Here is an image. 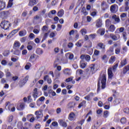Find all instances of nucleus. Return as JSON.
Returning a JSON list of instances; mask_svg holds the SVG:
<instances>
[{
  "mask_svg": "<svg viewBox=\"0 0 129 129\" xmlns=\"http://www.w3.org/2000/svg\"><path fill=\"white\" fill-rule=\"evenodd\" d=\"M100 84H101L102 89H104L106 85V76L104 74H103L102 77H100L98 83V89L100 88Z\"/></svg>",
  "mask_w": 129,
  "mask_h": 129,
  "instance_id": "f257e3e1",
  "label": "nucleus"
},
{
  "mask_svg": "<svg viewBox=\"0 0 129 129\" xmlns=\"http://www.w3.org/2000/svg\"><path fill=\"white\" fill-rule=\"evenodd\" d=\"M0 26L2 29H4V30H8V29L11 27V23H10V22L8 21L4 20L2 22Z\"/></svg>",
  "mask_w": 129,
  "mask_h": 129,
  "instance_id": "f03ea898",
  "label": "nucleus"
},
{
  "mask_svg": "<svg viewBox=\"0 0 129 129\" xmlns=\"http://www.w3.org/2000/svg\"><path fill=\"white\" fill-rule=\"evenodd\" d=\"M68 119H69L71 121L75 120L76 119V115L75 113H74L73 112H71L69 115Z\"/></svg>",
  "mask_w": 129,
  "mask_h": 129,
  "instance_id": "7ed1b4c3",
  "label": "nucleus"
},
{
  "mask_svg": "<svg viewBox=\"0 0 129 129\" xmlns=\"http://www.w3.org/2000/svg\"><path fill=\"white\" fill-rule=\"evenodd\" d=\"M110 37L113 39V41H117L120 38L119 34L114 35L113 34H110Z\"/></svg>",
  "mask_w": 129,
  "mask_h": 129,
  "instance_id": "20e7f679",
  "label": "nucleus"
},
{
  "mask_svg": "<svg viewBox=\"0 0 129 129\" xmlns=\"http://www.w3.org/2000/svg\"><path fill=\"white\" fill-rule=\"evenodd\" d=\"M28 80H29V76H27L25 77L23 79V80L21 81V82L19 84L20 87H22L23 86H24V85L26 84Z\"/></svg>",
  "mask_w": 129,
  "mask_h": 129,
  "instance_id": "39448f33",
  "label": "nucleus"
},
{
  "mask_svg": "<svg viewBox=\"0 0 129 129\" xmlns=\"http://www.w3.org/2000/svg\"><path fill=\"white\" fill-rule=\"evenodd\" d=\"M101 8L102 11H106V10H107V9H108L109 7L107 5V4H106V2H103L101 4Z\"/></svg>",
  "mask_w": 129,
  "mask_h": 129,
  "instance_id": "423d86ee",
  "label": "nucleus"
},
{
  "mask_svg": "<svg viewBox=\"0 0 129 129\" xmlns=\"http://www.w3.org/2000/svg\"><path fill=\"white\" fill-rule=\"evenodd\" d=\"M20 29L18 28L17 29H15L13 31L11 32V33L7 36V39H10V38H12L14 35L15 34H17V32H19L20 31Z\"/></svg>",
  "mask_w": 129,
  "mask_h": 129,
  "instance_id": "0eeeda50",
  "label": "nucleus"
},
{
  "mask_svg": "<svg viewBox=\"0 0 129 129\" xmlns=\"http://www.w3.org/2000/svg\"><path fill=\"white\" fill-rule=\"evenodd\" d=\"M39 93L38 92V89L35 88L33 90V96L34 98H35L34 100H36V98L39 97Z\"/></svg>",
  "mask_w": 129,
  "mask_h": 129,
  "instance_id": "6e6552de",
  "label": "nucleus"
},
{
  "mask_svg": "<svg viewBox=\"0 0 129 129\" xmlns=\"http://www.w3.org/2000/svg\"><path fill=\"white\" fill-rule=\"evenodd\" d=\"M63 74H64V75H66L67 76H69L71 75L72 72L71 71V70L69 69H66L63 70Z\"/></svg>",
  "mask_w": 129,
  "mask_h": 129,
  "instance_id": "1a4fd4ad",
  "label": "nucleus"
},
{
  "mask_svg": "<svg viewBox=\"0 0 129 129\" xmlns=\"http://www.w3.org/2000/svg\"><path fill=\"white\" fill-rule=\"evenodd\" d=\"M35 114L36 116V118L37 119L43 117V113L41 111H35Z\"/></svg>",
  "mask_w": 129,
  "mask_h": 129,
  "instance_id": "9d476101",
  "label": "nucleus"
},
{
  "mask_svg": "<svg viewBox=\"0 0 129 129\" xmlns=\"http://www.w3.org/2000/svg\"><path fill=\"white\" fill-rule=\"evenodd\" d=\"M58 122L59 123L60 125H61L63 127H67V123L65 122L64 120L60 119L58 120Z\"/></svg>",
  "mask_w": 129,
  "mask_h": 129,
  "instance_id": "9b49d317",
  "label": "nucleus"
},
{
  "mask_svg": "<svg viewBox=\"0 0 129 129\" xmlns=\"http://www.w3.org/2000/svg\"><path fill=\"white\" fill-rule=\"evenodd\" d=\"M102 26V21L100 19H98L96 21V27L97 28H101Z\"/></svg>",
  "mask_w": 129,
  "mask_h": 129,
  "instance_id": "f8f14e48",
  "label": "nucleus"
},
{
  "mask_svg": "<svg viewBox=\"0 0 129 129\" xmlns=\"http://www.w3.org/2000/svg\"><path fill=\"white\" fill-rule=\"evenodd\" d=\"M112 18L114 21H115V22H116L117 24H118V23H120V19H119V17L116 16V15H114L112 16Z\"/></svg>",
  "mask_w": 129,
  "mask_h": 129,
  "instance_id": "ddd939ff",
  "label": "nucleus"
},
{
  "mask_svg": "<svg viewBox=\"0 0 129 129\" xmlns=\"http://www.w3.org/2000/svg\"><path fill=\"white\" fill-rule=\"evenodd\" d=\"M66 58H68L70 60H73V58H74V55L73 54H71L70 53H67L65 54Z\"/></svg>",
  "mask_w": 129,
  "mask_h": 129,
  "instance_id": "4468645a",
  "label": "nucleus"
},
{
  "mask_svg": "<svg viewBox=\"0 0 129 129\" xmlns=\"http://www.w3.org/2000/svg\"><path fill=\"white\" fill-rule=\"evenodd\" d=\"M25 104H26L24 102L21 103L19 106H17L18 110H22V109H24Z\"/></svg>",
  "mask_w": 129,
  "mask_h": 129,
  "instance_id": "2eb2a0df",
  "label": "nucleus"
},
{
  "mask_svg": "<svg viewBox=\"0 0 129 129\" xmlns=\"http://www.w3.org/2000/svg\"><path fill=\"white\" fill-rule=\"evenodd\" d=\"M112 69L111 68H110L108 70V75L109 78H112L113 77V74L112 73Z\"/></svg>",
  "mask_w": 129,
  "mask_h": 129,
  "instance_id": "dca6fc26",
  "label": "nucleus"
},
{
  "mask_svg": "<svg viewBox=\"0 0 129 129\" xmlns=\"http://www.w3.org/2000/svg\"><path fill=\"white\" fill-rule=\"evenodd\" d=\"M35 5H37V1L36 0H30L29 3L28 4V6L29 7H33L35 6Z\"/></svg>",
  "mask_w": 129,
  "mask_h": 129,
  "instance_id": "f3484780",
  "label": "nucleus"
},
{
  "mask_svg": "<svg viewBox=\"0 0 129 129\" xmlns=\"http://www.w3.org/2000/svg\"><path fill=\"white\" fill-rule=\"evenodd\" d=\"M6 8V3L0 0V11L4 10Z\"/></svg>",
  "mask_w": 129,
  "mask_h": 129,
  "instance_id": "a211bd4d",
  "label": "nucleus"
},
{
  "mask_svg": "<svg viewBox=\"0 0 129 129\" xmlns=\"http://www.w3.org/2000/svg\"><path fill=\"white\" fill-rule=\"evenodd\" d=\"M97 33L98 34H100L101 36H103L104 35V33H105V29L104 28L99 29Z\"/></svg>",
  "mask_w": 129,
  "mask_h": 129,
  "instance_id": "6ab92c4d",
  "label": "nucleus"
},
{
  "mask_svg": "<svg viewBox=\"0 0 129 129\" xmlns=\"http://www.w3.org/2000/svg\"><path fill=\"white\" fill-rule=\"evenodd\" d=\"M34 34H38L40 32V26L38 25L35 27V29L33 31Z\"/></svg>",
  "mask_w": 129,
  "mask_h": 129,
  "instance_id": "aec40b11",
  "label": "nucleus"
},
{
  "mask_svg": "<svg viewBox=\"0 0 129 129\" xmlns=\"http://www.w3.org/2000/svg\"><path fill=\"white\" fill-rule=\"evenodd\" d=\"M19 35L20 37H24V36H26L27 35V31L25 30L20 31L19 33Z\"/></svg>",
  "mask_w": 129,
  "mask_h": 129,
  "instance_id": "412c9836",
  "label": "nucleus"
},
{
  "mask_svg": "<svg viewBox=\"0 0 129 129\" xmlns=\"http://www.w3.org/2000/svg\"><path fill=\"white\" fill-rule=\"evenodd\" d=\"M101 59L102 61L104 62V63H107V61H108V57L106 54H104V55H103L101 57Z\"/></svg>",
  "mask_w": 129,
  "mask_h": 129,
  "instance_id": "4be33fe9",
  "label": "nucleus"
},
{
  "mask_svg": "<svg viewBox=\"0 0 129 129\" xmlns=\"http://www.w3.org/2000/svg\"><path fill=\"white\" fill-rule=\"evenodd\" d=\"M110 12L111 13H113V14H115L116 13V8H115V6L112 5L110 7Z\"/></svg>",
  "mask_w": 129,
  "mask_h": 129,
  "instance_id": "5701e85b",
  "label": "nucleus"
},
{
  "mask_svg": "<svg viewBox=\"0 0 129 129\" xmlns=\"http://www.w3.org/2000/svg\"><path fill=\"white\" fill-rule=\"evenodd\" d=\"M63 15H64V10L63 9H61L57 13V16L58 17H59V18H62Z\"/></svg>",
  "mask_w": 129,
  "mask_h": 129,
  "instance_id": "b1692460",
  "label": "nucleus"
},
{
  "mask_svg": "<svg viewBox=\"0 0 129 129\" xmlns=\"http://www.w3.org/2000/svg\"><path fill=\"white\" fill-rule=\"evenodd\" d=\"M115 61V56H112L109 60V64H113V62Z\"/></svg>",
  "mask_w": 129,
  "mask_h": 129,
  "instance_id": "393cba45",
  "label": "nucleus"
},
{
  "mask_svg": "<svg viewBox=\"0 0 129 129\" xmlns=\"http://www.w3.org/2000/svg\"><path fill=\"white\" fill-rule=\"evenodd\" d=\"M17 126L19 129H28L27 127H24L23 126V123H22V122H19L18 123Z\"/></svg>",
  "mask_w": 129,
  "mask_h": 129,
  "instance_id": "a878e982",
  "label": "nucleus"
},
{
  "mask_svg": "<svg viewBox=\"0 0 129 129\" xmlns=\"http://www.w3.org/2000/svg\"><path fill=\"white\" fill-rule=\"evenodd\" d=\"M49 30V27L47 26H43L41 29V31L43 33H46V32H48Z\"/></svg>",
  "mask_w": 129,
  "mask_h": 129,
  "instance_id": "bb28decb",
  "label": "nucleus"
},
{
  "mask_svg": "<svg viewBox=\"0 0 129 129\" xmlns=\"http://www.w3.org/2000/svg\"><path fill=\"white\" fill-rule=\"evenodd\" d=\"M13 119L14 116H13L12 115H9L8 117V122H9V123H12Z\"/></svg>",
  "mask_w": 129,
  "mask_h": 129,
  "instance_id": "cd10ccee",
  "label": "nucleus"
},
{
  "mask_svg": "<svg viewBox=\"0 0 129 129\" xmlns=\"http://www.w3.org/2000/svg\"><path fill=\"white\" fill-rule=\"evenodd\" d=\"M124 5H125V8H124V12H127V11L129 10V6H128L129 3L128 2H125Z\"/></svg>",
  "mask_w": 129,
  "mask_h": 129,
  "instance_id": "c85d7f7f",
  "label": "nucleus"
},
{
  "mask_svg": "<svg viewBox=\"0 0 129 129\" xmlns=\"http://www.w3.org/2000/svg\"><path fill=\"white\" fill-rule=\"evenodd\" d=\"M82 44H83V40H80L76 43V46L77 47H81V46H82Z\"/></svg>",
  "mask_w": 129,
  "mask_h": 129,
  "instance_id": "c756f323",
  "label": "nucleus"
},
{
  "mask_svg": "<svg viewBox=\"0 0 129 129\" xmlns=\"http://www.w3.org/2000/svg\"><path fill=\"white\" fill-rule=\"evenodd\" d=\"M110 32H113L115 31V26L114 25H111L109 28Z\"/></svg>",
  "mask_w": 129,
  "mask_h": 129,
  "instance_id": "7c9ffc66",
  "label": "nucleus"
},
{
  "mask_svg": "<svg viewBox=\"0 0 129 129\" xmlns=\"http://www.w3.org/2000/svg\"><path fill=\"white\" fill-rule=\"evenodd\" d=\"M36 53L38 55H42L43 54V50L41 48H37L36 50Z\"/></svg>",
  "mask_w": 129,
  "mask_h": 129,
  "instance_id": "2f4dec72",
  "label": "nucleus"
},
{
  "mask_svg": "<svg viewBox=\"0 0 129 129\" xmlns=\"http://www.w3.org/2000/svg\"><path fill=\"white\" fill-rule=\"evenodd\" d=\"M85 104H86V101L84 100L78 106L79 108H81L82 106H85Z\"/></svg>",
  "mask_w": 129,
  "mask_h": 129,
  "instance_id": "473e14b6",
  "label": "nucleus"
},
{
  "mask_svg": "<svg viewBox=\"0 0 129 129\" xmlns=\"http://www.w3.org/2000/svg\"><path fill=\"white\" fill-rule=\"evenodd\" d=\"M98 46L100 48V49H102L103 50H105V45H104L103 43H99L98 44Z\"/></svg>",
  "mask_w": 129,
  "mask_h": 129,
  "instance_id": "72a5a7b5",
  "label": "nucleus"
},
{
  "mask_svg": "<svg viewBox=\"0 0 129 129\" xmlns=\"http://www.w3.org/2000/svg\"><path fill=\"white\" fill-rule=\"evenodd\" d=\"M128 71H129V65L126 66L125 68H123L122 73L123 74H125V73H126Z\"/></svg>",
  "mask_w": 129,
  "mask_h": 129,
  "instance_id": "f704fd0d",
  "label": "nucleus"
},
{
  "mask_svg": "<svg viewBox=\"0 0 129 129\" xmlns=\"http://www.w3.org/2000/svg\"><path fill=\"white\" fill-rule=\"evenodd\" d=\"M118 31H119V33H123V31H124V27H120V28L117 29L115 33H117Z\"/></svg>",
  "mask_w": 129,
  "mask_h": 129,
  "instance_id": "c9c22d12",
  "label": "nucleus"
},
{
  "mask_svg": "<svg viewBox=\"0 0 129 129\" xmlns=\"http://www.w3.org/2000/svg\"><path fill=\"white\" fill-rule=\"evenodd\" d=\"M14 46L16 48H20V46H21V43L19 41H15Z\"/></svg>",
  "mask_w": 129,
  "mask_h": 129,
  "instance_id": "e433bc0d",
  "label": "nucleus"
},
{
  "mask_svg": "<svg viewBox=\"0 0 129 129\" xmlns=\"http://www.w3.org/2000/svg\"><path fill=\"white\" fill-rule=\"evenodd\" d=\"M80 32L83 36H84L87 33V30H86V29L85 28H83L82 30H81Z\"/></svg>",
  "mask_w": 129,
  "mask_h": 129,
  "instance_id": "4c0bfd02",
  "label": "nucleus"
},
{
  "mask_svg": "<svg viewBox=\"0 0 129 129\" xmlns=\"http://www.w3.org/2000/svg\"><path fill=\"white\" fill-rule=\"evenodd\" d=\"M75 105V103L74 102H71L68 104V106L69 108H72V107H73V106H74Z\"/></svg>",
  "mask_w": 129,
  "mask_h": 129,
  "instance_id": "58836bf2",
  "label": "nucleus"
},
{
  "mask_svg": "<svg viewBox=\"0 0 129 129\" xmlns=\"http://www.w3.org/2000/svg\"><path fill=\"white\" fill-rule=\"evenodd\" d=\"M109 115V112L108 111L106 110L104 112L103 114V117H105V118H106L108 117V115Z\"/></svg>",
  "mask_w": 129,
  "mask_h": 129,
  "instance_id": "ea45409f",
  "label": "nucleus"
},
{
  "mask_svg": "<svg viewBox=\"0 0 129 129\" xmlns=\"http://www.w3.org/2000/svg\"><path fill=\"white\" fill-rule=\"evenodd\" d=\"M82 13H83L84 16H87L88 15V12L86 11V9L85 8H83L82 9Z\"/></svg>",
  "mask_w": 129,
  "mask_h": 129,
  "instance_id": "a19ab883",
  "label": "nucleus"
},
{
  "mask_svg": "<svg viewBox=\"0 0 129 129\" xmlns=\"http://www.w3.org/2000/svg\"><path fill=\"white\" fill-rule=\"evenodd\" d=\"M13 2H14V0H9L7 8H11L12 7Z\"/></svg>",
  "mask_w": 129,
  "mask_h": 129,
  "instance_id": "79ce46f5",
  "label": "nucleus"
},
{
  "mask_svg": "<svg viewBox=\"0 0 129 129\" xmlns=\"http://www.w3.org/2000/svg\"><path fill=\"white\" fill-rule=\"evenodd\" d=\"M35 56H36V54H35L31 55L29 58V61L32 62L33 60H34V59H35Z\"/></svg>",
  "mask_w": 129,
  "mask_h": 129,
  "instance_id": "37998d69",
  "label": "nucleus"
},
{
  "mask_svg": "<svg viewBox=\"0 0 129 129\" xmlns=\"http://www.w3.org/2000/svg\"><path fill=\"white\" fill-rule=\"evenodd\" d=\"M126 64V59H123L121 61V64H120V67H123L124 65Z\"/></svg>",
  "mask_w": 129,
  "mask_h": 129,
  "instance_id": "c03bdc74",
  "label": "nucleus"
},
{
  "mask_svg": "<svg viewBox=\"0 0 129 129\" xmlns=\"http://www.w3.org/2000/svg\"><path fill=\"white\" fill-rule=\"evenodd\" d=\"M120 122H121V123H122V124H124V123H125V122H126V118H125V117H123V118H121Z\"/></svg>",
  "mask_w": 129,
  "mask_h": 129,
  "instance_id": "a18cd8bd",
  "label": "nucleus"
},
{
  "mask_svg": "<svg viewBox=\"0 0 129 129\" xmlns=\"http://www.w3.org/2000/svg\"><path fill=\"white\" fill-rule=\"evenodd\" d=\"M84 123V120L82 119L80 121L78 122V126H82V125Z\"/></svg>",
  "mask_w": 129,
  "mask_h": 129,
  "instance_id": "49530a36",
  "label": "nucleus"
},
{
  "mask_svg": "<svg viewBox=\"0 0 129 129\" xmlns=\"http://www.w3.org/2000/svg\"><path fill=\"white\" fill-rule=\"evenodd\" d=\"M99 53H100V51L97 49H95L94 52V55H95V56H99Z\"/></svg>",
  "mask_w": 129,
  "mask_h": 129,
  "instance_id": "de8ad7c7",
  "label": "nucleus"
},
{
  "mask_svg": "<svg viewBox=\"0 0 129 129\" xmlns=\"http://www.w3.org/2000/svg\"><path fill=\"white\" fill-rule=\"evenodd\" d=\"M105 23L106 27H107V28H108V27H109V25H110V20H109V19L106 20L105 21Z\"/></svg>",
  "mask_w": 129,
  "mask_h": 129,
  "instance_id": "09e8293b",
  "label": "nucleus"
},
{
  "mask_svg": "<svg viewBox=\"0 0 129 129\" xmlns=\"http://www.w3.org/2000/svg\"><path fill=\"white\" fill-rule=\"evenodd\" d=\"M126 36H127V34H126V32H123L122 33V37H123L125 41H126V39H126Z\"/></svg>",
  "mask_w": 129,
  "mask_h": 129,
  "instance_id": "8fccbe9b",
  "label": "nucleus"
},
{
  "mask_svg": "<svg viewBox=\"0 0 129 129\" xmlns=\"http://www.w3.org/2000/svg\"><path fill=\"white\" fill-rule=\"evenodd\" d=\"M122 50L123 52L122 53V54H124V53H126V52H127V47L126 46L123 47Z\"/></svg>",
  "mask_w": 129,
  "mask_h": 129,
  "instance_id": "3c124183",
  "label": "nucleus"
},
{
  "mask_svg": "<svg viewBox=\"0 0 129 129\" xmlns=\"http://www.w3.org/2000/svg\"><path fill=\"white\" fill-rule=\"evenodd\" d=\"M80 66L81 68L84 69L85 67H86V63L84 62H80Z\"/></svg>",
  "mask_w": 129,
  "mask_h": 129,
  "instance_id": "603ef678",
  "label": "nucleus"
},
{
  "mask_svg": "<svg viewBox=\"0 0 129 129\" xmlns=\"http://www.w3.org/2000/svg\"><path fill=\"white\" fill-rule=\"evenodd\" d=\"M86 60L87 61V62H89V61H90V55H86L85 56Z\"/></svg>",
  "mask_w": 129,
  "mask_h": 129,
  "instance_id": "864d4df0",
  "label": "nucleus"
},
{
  "mask_svg": "<svg viewBox=\"0 0 129 129\" xmlns=\"http://www.w3.org/2000/svg\"><path fill=\"white\" fill-rule=\"evenodd\" d=\"M77 73L80 75H82V74H83V71H82V70H77Z\"/></svg>",
  "mask_w": 129,
  "mask_h": 129,
  "instance_id": "5fc2aeb1",
  "label": "nucleus"
},
{
  "mask_svg": "<svg viewBox=\"0 0 129 129\" xmlns=\"http://www.w3.org/2000/svg\"><path fill=\"white\" fill-rule=\"evenodd\" d=\"M61 111H62L61 108H57L56 109V114H60V113H61Z\"/></svg>",
  "mask_w": 129,
  "mask_h": 129,
  "instance_id": "6e6d98bb",
  "label": "nucleus"
},
{
  "mask_svg": "<svg viewBox=\"0 0 129 129\" xmlns=\"http://www.w3.org/2000/svg\"><path fill=\"white\" fill-rule=\"evenodd\" d=\"M26 40H27V37H24L21 38L20 41L22 43H25V42H26Z\"/></svg>",
  "mask_w": 129,
  "mask_h": 129,
  "instance_id": "4d7b16f0",
  "label": "nucleus"
},
{
  "mask_svg": "<svg viewBox=\"0 0 129 129\" xmlns=\"http://www.w3.org/2000/svg\"><path fill=\"white\" fill-rule=\"evenodd\" d=\"M18 60H19L18 57H16V58H15V57L11 58V60H12L13 62H17V61H18Z\"/></svg>",
  "mask_w": 129,
  "mask_h": 129,
  "instance_id": "13d9d810",
  "label": "nucleus"
},
{
  "mask_svg": "<svg viewBox=\"0 0 129 129\" xmlns=\"http://www.w3.org/2000/svg\"><path fill=\"white\" fill-rule=\"evenodd\" d=\"M92 47V42L91 41L89 42V45L85 46V48H91Z\"/></svg>",
  "mask_w": 129,
  "mask_h": 129,
  "instance_id": "bf43d9fd",
  "label": "nucleus"
},
{
  "mask_svg": "<svg viewBox=\"0 0 129 129\" xmlns=\"http://www.w3.org/2000/svg\"><path fill=\"white\" fill-rule=\"evenodd\" d=\"M7 60H3L1 62V64H2V65H3V66H6V65H7Z\"/></svg>",
  "mask_w": 129,
  "mask_h": 129,
  "instance_id": "052dcab7",
  "label": "nucleus"
},
{
  "mask_svg": "<svg viewBox=\"0 0 129 129\" xmlns=\"http://www.w3.org/2000/svg\"><path fill=\"white\" fill-rule=\"evenodd\" d=\"M49 78H50V77H49L48 75H46L44 76L43 80L44 81H47Z\"/></svg>",
  "mask_w": 129,
  "mask_h": 129,
  "instance_id": "680f3d73",
  "label": "nucleus"
},
{
  "mask_svg": "<svg viewBox=\"0 0 129 129\" xmlns=\"http://www.w3.org/2000/svg\"><path fill=\"white\" fill-rule=\"evenodd\" d=\"M123 111L125 113H127V114H129V108H126L124 109Z\"/></svg>",
  "mask_w": 129,
  "mask_h": 129,
  "instance_id": "e2e57ef3",
  "label": "nucleus"
},
{
  "mask_svg": "<svg viewBox=\"0 0 129 129\" xmlns=\"http://www.w3.org/2000/svg\"><path fill=\"white\" fill-rule=\"evenodd\" d=\"M62 29V25L61 24H57V29L56 31H60Z\"/></svg>",
  "mask_w": 129,
  "mask_h": 129,
  "instance_id": "0e129e2a",
  "label": "nucleus"
},
{
  "mask_svg": "<svg viewBox=\"0 0 129 129\" xmlns=\"http://www.w3.org/2000/svg\"><path fill=\"white\" fill-rule=\"evenodd\" d=\"M54 51L55 54H58V53H59V47L54 48Z\"/></svg>",
  "mask_w": 129,
  "mask_h": 129,
  "instance_id": "69168bd1",
  "label": "nucleus"
},
{
  "mask_svg": "<svg viewBox=\"0 0 129 129\" xmlns=\"http://www.w3.org/2000/svg\"><path fill=\"white\" fill-rule=\"evenodd\" d=\"M10 54V50H7L4 53V55L5 56H8Z\"/></svg>",
  "mask_w": 129,
  "mask_h": 129,
  "instance_id": "338daca9",
  "label": "nucleus"
},
{
  "mask_svg": "<svg viewBox=\"0 0 129 129\" xmlns=\"http://www.w3.org/2000/svg\"><path fill=\"white\" fill-rule=\"evenodd\" d=\"M38 100H39V101H41V102H43V101H44L45 100V97H41L40 98H39Z\"/></svg>",
  "mask_w": 129,
  "mask_h": 129,
  "instance_id": "774afa93",
  "label": "nucleus"
}]
</instances>
